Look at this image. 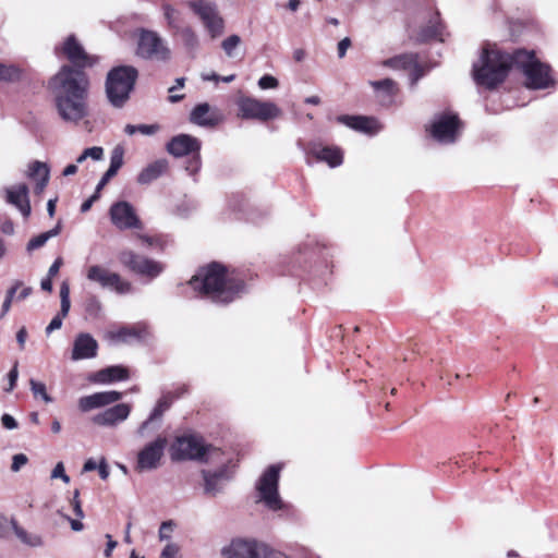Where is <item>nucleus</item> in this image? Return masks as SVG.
Listing matches in <instances>:
<instances>
[{"instance_id":"obj_54","label":"nucleus","mask_w":558,"mask_h":558,"mask_svg":"<svg viewBox=\"0 0 558 558\" xmlns=\"http://www.w3.org/2000/svg\"><path fill=\"white\" fill-rule=\"evenodd\" d=\"M19 378L17 362L14 363L12 369L8 374L9 387L5 391H12L16 385Z\"/></svg>"},{"instance_id":"obj_14","label":"nucleus","mask_w":558,"mask_h":558,"mask_svg":"<svg viewBox=\"0 0 558 558\" xmlns=\"http://www.w3.org/2000/svg\"><path fill=\"white\" fill-rule=\"evenodd\" d=\"M119 260L133 272L150 279L158 277L163 271V265L154 259L141 256L132 251H122Z\"/></svg>"},{"instance_id":"obj_26","label":"nucleus","mask_w":558,"mask_h":558,"mask_svg":"<svg viewBox=\"0 0 558 558\" xmlns=\"http://www.w3.org/2000/svg\"><path fill=\"white\" fill-rule=\"evenodd\" d=\"M190 121L199 126L213 128L221 121V116L207 102H203L196 105L191 111Z\"/></svg>"},{"instance_id":"obj_21","label":"nucleus","mask_w":558,"mask_h":558,"mask_svg":"<svg viewBox=\"0 0 558 558\" xmlns=\"http://www.w3.org/2000/svg\"><path fill=\"white\" fill-rule=\"evenodd\" d=\"M167 151L174 157H183L190 154L198 153L201 149V142L198 138L180 134L172 137L167 144Z\"/></svg>"},{"instance_id":"obj_40","label":"nucleus","mask_w":558,"mask_h":558,"mask_svg":"<svg viewBox=\"0 0 558 558\" xmlns=\"http://www.w3.org/2000/svg\"><path fill=\"white\" fill-rule=\"evenodd\" d=\"M102 312V304L99 299L95 295H92L85 301V313L89 318L97 319L100 318Z\"/></svg>"},{"instance_id":"obj_17","label":"nucleus","mask_w":558,"mask_h":558,"mask_svg":"<svg viewBox=\"0 0 558 558\" xmlns=\"http://www.w3.org/2000/svg\"><path fill=\"white\" fill-rule=\"evenodd\" d=\"M54 52L59 58L64 56L76 68L92 66L96 62L94 57L86 53L74 35H70L60 46H57Z\"/></svg>"},{"instance_id":"obj_43","label":"nucleus","mask_w":558,"mask_h":558,"mask_svg":"<svg viewBox=\"0 0 558 558\" xmlns=\"http://www.w3.org/2000/svg\"><path fill=\"white\" fill-rule=\"evenodd\" d=\"M241 44V38L238 35H231L227 37L222 43L221 47L229 58L235 57V50Z\"/></svg>"},{"instance_id":"obj_8","label":"nucleus","mask_w":558,"mask_h":558,"mask_svg":"<svg viewBox=\"0 0 558 558\" xmlns=\"http://www.w3.org/2000/svg\"><path fill=\"white\" fill-rule=\"evenodd\" d=\"M281 466H268L256 483L257 501L263 502L269 510L277 511L283 507L278 493L279 474Z\"/></svg>"},{"instance_id":"obj_13","label":"nucleus","mask_w":558,"mask_h":558,"mask_svg":"<svg viewBox=\"0 0 558 558\" xmlns=\"http://www.w3.org/2000/svg\"><path fill=\"white\" fill-rule=\"evenodd\" d=\"M460 121L456 114L436 116L429 126L430 136L440 144H452L459 135Z\"/></svg>"},{"instance_id":"obj_41","label":"nucleus","mask_w":558,"mask_h":558,"mask_svg":"<svg viewBox=\"0 0 558 558\" xmlns=\"http://www.w3.org/2000/svg\"><path fill=\"white\" fill-rule=\"evenodd\" d=\"M124 148L122 145H117L110 155V166L108 169L118 173L120 168L123 166Z\"/></svg>"},{"instance_id":"obj_62","label":"nucleus","mask_w":558,"mask_h":558,"mask_svg":"<svg viewBox=\"0 0 558 558\" xmlns=\"http://www.w3.org/2000/svg\"><path fill=\"white\" fill-rule=\"evenodd\" d=\"M106 538L108 539V543L105 549V556L109 558L111 556L112 550L117 547L118 543L112 539V536L110 534H107Z\"/></svg>"},{"instance_id":"obj_63","label":"nucleus","mask_w":558,"mask_h":558,"mask_svg":"<svg viewBox=\"0 0 558 558\" xmlns=\"http://www.w3.org/2000/svg\"><path fill=\"white\" fill-rule=\"evenodd\" d=\"M26 338H27V331H26V328L25 327H22L17 333H16V340L20 344V348L23 349L24 345H25V341H26Z\"/></svg>"},{"instance_id":"obj_55","label":"nucleus","mask_w":558,"mask_h":558,"mask_svg":"<svg viewBox=\"0 0 558 558\" xmlns=\"http://www.w3.org/2000/svg\"><path fill=\"white\" fill-rule=\"evenodd\" d=\"M63 316L57 314L50 322V324L47 326L46 328V332L49 335L51 333L53 330H57L59 328H61L62 326V320H63Z\"/></svg>"},{"instance_id":"obj_36","label":"nucleus","mask_w":558,"mask_h":558,"mask_svg":"<svg viewBox=\"0 0 558 558\" xmlns=\"http://www.w3.org/2000/svg\"><path fill=\"white\" fill-rule=\"evenodd\" d=\"M174 35H179L181 37L183 45L190 51H195L199 47L198 36L189 25H185L179 29L177 33H174Z\"/></svg>"},{"instance_id":"obj_39","label":"nucleus","mask_w":558,"mask_h":558,"mask_svg":"<svg viewBox=\"0 0 558 558\" xmlns=\"http://www.w3.org/2000/svg\"><path fill=\"white\" fill-rule=\"evenodd\" d=\"M160 126L158 124H126L124 128V132L132 136L136 133H140L145 136H150L156 134L159 131Z\"/></svg>"},{"instance_id":"obj_3","label":"nucleus","mask_w":558,"mask_h":558,"mask_svg":"<svg viewBox=\"0 0 558 558\" xmlns=\"http://www.w3.org/2000/svg\"><path fill=\"white\" fill-rule=\"evenodd\" d=\"M512 68V53L501 51L495 44H487L473 64V78L477 85L492 89L505 81Z\"/></svg>"},{"instance_id":"obj_18","label":"nucleus","mask_w":558,"mask_h":558,"mask_svg":"<svg viewBox=\"0 0 558 558\" xmlns=\"http://www.w3.org/2000/svg\"><path fill=\"white\" fill-rule=\"evenodd\" d=\"M265 544L253 539H233L222 549L223 558H263Z\"/></svg>"},{"instance_id":"obj_9","label":"nucleus","mask_w":558,"mask_h":558,"mask_svg":"<svg viewBox=\"0 0 558 558\" xmlns=\"http://www.w3.org/2000/svg\"><path fill=\"white\" fill-rule=\"evenodd\" d=\"M136 54L143 59L165 62L170 59L171 50L156 32L142 29L138 34Z\"/></svg>"},{"instance_id":"obj_4","label":"nucleus","mask_w":558,"mask_h":558,"mask_svg":"<svg viewBox=\"0 0 558 558\" xmlns=\"http://www.w3.org/2000/svg\"><path fill=\"white\" fill-rule=\"evenodd\" d=\"M514 68L525 76V85L531 89H545L554 86L555 80L548 64L541 62L533 51L517 49L512 52Z\"/></svg>"},{"instance_id":"obj_49","label":"nucleus","mask_w":558,"mask_h":558,"mask_svg":"<svg viewBox=\"0 0 558 558\" xmlns=\"http://www.w3.org/2000/svg\"><path fill=\"white\" fill-rule=\"evenodd\" d=\"M258 86L262 89L276 88L278 86V80L271 75H264L258 80Z\"/></svg>"},{"instance_id":"obj_38","label":"nucleus","mask_w":558,"mask_h":558,"mask_svg":"<svg viewBox=\"0 0 558 558\" xmlns=\"http://www.w3.org/2000/svg\"><path fill=\"white\" fill-rule=\"evenodd\" d=\"M21 76L22 70L17 65L0 62V82H16L21 78Z\"/></svg>"},{"instance_id":"obj_42","label":"nucleus","mask_w":558,"mask_h":558,"mask_svg":"<svg viewBox=\"0 0 558 558\" xmlns=\"http://www.w3.org/2000/svg\"><path fill=\"white\" fill-rule=\"evenodd\" d=\"M31 390L34 395V398H40L45 403H51L52 398L48 395L46 385L41 381H37L35 379L29 380Z\"/></svg>"},{"instance_id":"obj_28","label":"nucleus","mask_w":558,"mask_h":558,"mask_svg":"<svg viewBox=\"0 0 558 558\" xmlns=\"http://www.w3.org/2000/svg\"><path fill=\"white\" fill-rule=\"evenodd\" d=\"M131 408L125 403L113 405L95 415L94 422L98 425L112 426L128 418Z\"/></svg>"},{"instance_id":"obj_11","label":"nucleus","mask_w":558,"mask_h":558,"mask_svg":"<svg viewBox=\"0 0 558 558\" xmlns=\"http://www.w3.org/2000/svg\"><path fill=\"white\" fill-rule=\"evenodd\" d=\"M189 7L199 17L211 38L222 35L225 21L215 3L207 0H192Z\"/></svg>"},{"instance_id":"obj_56","label":"nucleus","mask_w":558,"mask_h":558,"mask_svg":"<svg viewBox=\"0 0 558 558\" xmlns=\"http://www.w3.org/2000/svg\"><path fill=\"white\" fill-rule=\"evenodd\" d=\"M1 423L3 427L7 429H15L17 427L16 420L12 415L7 413L1 416Z\"/></svg>"},{"instance_id":"obj_51","label":"nucleus","mask_w":558,"mask_h":558,"mask_svg":"<svg viewBox=\"0 0 558 558\" xmlns=\"http://www.w3.org/2000/svg\"><path fill=\"white\" fill-rule=\"evenodd\" d=\"M75 515L80 519L84 518V512L80 501V490L75 489L73 493V499L71 501Z\"/></svg>"},{"instance_id":"obj_30","label":"nucleus","mask_w":558,"mask_h":558,"mask_svg":"<svg viewBox=\"0 0 558 558\" xmlns=\"http://www.w3.org/2000/svg\"><path fill=\"white\" fill-rule=\"evenodd\" d=\"M128 378V368L121 365H114L94 373L90 375L89 380L98 384H110L114 381L126 380Z\"/></svg>"},{"instance_id":"obj_23","label":"nucleus","mask_w":558,"mask_h":558,"mask_svg":"<svg viewBox=\"0 0 558 558\" xmlns=\"http://www.w3.org/2000/svg\"><path fill=\"white\" fill-rule=\"evenodd\" d=\"M307 153L318 161L326 162L330 168L339 167L343 162V153L337 146H322L317 143H311Z\"/></svg>"},{"instance_id":"obj_1","label":"nucleus","mask_w":558,"mask_h":558,"mask_svg":"<svg viewBox=\"0 0 558 558\" xmlns=\"http://www.w3.org/2000/svg\"><path fill=\"white\" fill-rule=\"evenodd\" d=\"M48 86L57 114L63 122L78 124L89 116V78L84 71L62 65Z\"/></svg>"},{"instance_id":"obj_44","label":"nucleus","mask_w":558,"mask_h":558,"mask_svg":"<svg viewBox=\"0 0 558 558\" xmlns=\"http://www.w3.org/2000/svg\"><path fill=\"white\" fill-rule=\"evenodd\" d=\"M438 20V16H435L433 21H430L432 25L426 27L424 31H423V38L424 39H427V38H439L440 40H442L441 38V27H440V24L437 22Z\"/></svg>"},{"instance_id":"obj_19","label":"nucleus","mask_w":558,"mask_h":558,"mask_svg":"<svg viewBox=\"0 0 558 558\" xmlns=\"http://www.w3.org/2000/svg\"><path fill=\"white\" fill-rule=\"evenodd\" d=\"M147 336L148 328L143 323L123 326L107 333L108 339L114 343H133L145 339Z\"/></svg>"},{"instance_id":"obj_32","label":"nucleus","mask_w":558,"mask_h":558,"mask_svg":"<svg viewBox=\"0 0 558 558\" xmlns=\"http://www.w3.org/2000/svg\"><path fill=\"white\" fill-rule=\"evenodd\" d=\"M371 85L375 90L383 93L381 102L385 105H390L393 101V97L397 93V85L390 78H385L381 81H373Z\"/></svg>"},{"instance_id":"obj_59","label":"nucleus","mask_w":558,"mask_h":558,"mask_svg":"<svg viewBox=\"0 0 558 558\" xmlns=\"http://www.w3.org/2000/svg\"><path fill=\"white\" fill-rule=\"evenodd\" d=\"M116 174V172L108 169L97 184V192H99Z\"/></svg>"},{"instance_id":"obj_58","label":"nucleus","mask_w":558,"mask_h":558,"mask_svg":"<svg viewBox=\"0 0 558 558\" xmlns=\"http://www.w3.org/2000/svg\"><path fill=\"white\" fill-rule=\"evenodd\" d=\"M98 473H99V476L102 478V480H107L109 477V466L106 462V459L105 458H101L100 462L98 463Z\"/></svg>"},{"instance_id":"obj_12","label":"nucleus","mask_w":558,"mask_h":558,"mask_svg":"<svg viewBox=\"0 0 558 558\" xmlns=\"http://www.w3.org/2000/svg\"><path fill=\"white\" fill-rule=\"evenodd\" d=\"M87 280L99 284L102 289H109L118 294H128L132 291V284L125 281L117 272H112L101 265H90L86 268Z\"/></svg>"},{"instance_id":"obj_35","label":"nucleus","mask_w":558,"mask_h":558,"mask_svg":"<svg viewBox=\"0 0 558 558\" xmlns=\"http://www.w3.org/2000/svg\"><path fill=\"white\" fill-rule=\"evenodd\" d=\"M383 64L393 70H408V68H411L412 65L415 64V54L405 53L396 56L393 58L385 60Z\"/></svg>"},{"instance_id":"obj_37","label":"nucleus","mask_w":558,"mask_h":558,"mask_svg":"<svg viewBox=\"0 0 558 558\" xmlns=\"http://www.w3.org/2000/svg\"><path fill=\"white\" fill-rule=\"evenodd\" d=\"M165 19L167 20L169 28L174 33L184 27L181 13L169 4L162 7Z\"/></svg>"},{"instance_id":"obj_16","label":"nucleus","mask_w":558,"mask_h":558,"mask_svg":"<svg viewBox=\"0 0 558 558\" xmlns=\"http://www.w3.org/2000/svg\"><path fill=\"white\" fill-rule=\"evenodd\" d=\"M112 225L119 230L142 229V221L135 208L125 201L116 202L109 209Z\"/></svg>"},{"instance_id":"obj_46","label":"nucleus","mask_w":558,"mask_h":558,"mask_svg":"<svg viewBox=\"0 0 558 558\" xmlns=\"http://www.w3.org/2000/svg\"><path fill=\"white\" fill-rule=\"evenodd\" d=\"M51 478H60L65 484L70 483V476L65 473V468H64L63 462H58L54 465V468H53V470L51 472Z\"/></svg>"},{"instance_id":"obj_64","label":"nucleus","mask_w":558,"mask_h":558,"mask_svg":"<svg viewBox=\"0 0 558 558\" xmlns=\"http://www.w3.org/2000/svg\"><path fill=\"white\" fill-rule=\"evenodd\" d=\"M22 287H23V283L21 281H15L14 284L8 290L7 296L14 301V299H16L15 294H16L17 290Z\"/></svg>"},{"instance_id":"obj_45","label":"nucleus","mask_w":558,"mask_h":558,"mask_svg":"<svg viewBox=\"0 0 558 558\" xmlns=\"http://www.w3.org/2000/svg\"><path fill=\"white\" fill-rule=\"evenodd\" d=\"M202 168L201 155L198 153H194L191 158L187 160L185 170L190 175L195 177Z\"/></svg>"},{"instance_id":"obj_7","label":"nucleus","mask_w":558,"mask_h":558,"mask_svg":"<svg viewBox=\"0 0 558 558\" xmlns=\"http://www.w3.org/2000/svg\"><path fill=\"white\" fill-rule=\"evenodd\" d=\"M209 463H217L219 466L216 470H202L201 475L204 481V494L214 498L223 493L226 485L232 480L234 465L230 458H225V454Z\"/></svg>"},{"instance_id":"obj_22","label":"nucleus","mask_w":558,"mask_h":558,"mask_svg":"<svg viewBox=\"0 0 558 558\" xmlns=\"http://www.w3.org/2000/svg\"><path fill=\"white\" fill-rule=\"evenodd\" d=\"M5 201L14 206L27 218L31 215L32 208L28 198V187L25 183H19L5 189Z\"/></svg>"},{"instance_id":"obj_61","label":"nucleus","mask_w":558,"mask_h":558,"mask_svg":"<svg viewBox=\"0 0 558 558\" xmlns=\"http://www.w3.org/2000/svg\"><path fill=\"white\" fill-rule=\"evenodd\" d=\"M263 558H288L283 553L269 548L265 545V555Z\"/></svg>"},{"instance_id":"obj_25","label":"nucleus","mask_w":558,"mask_h":558,"mask_svg":"<svg viewBox=\"0 0 558 558\" xmlns=\"http://www.w3.org/2000/svg\"><path fill=\"white\" fill-rule=\"evenodd\" d=\"M98 343L89 333H78L72 349V360L93 359L97 355Z\"/></svg>"},{"instance_id":"obj_29","label":"nucleus","mask_w":558,"mask_h":558,"mask_svg":"<svg viewBox=\"0 0 558 558\" xmlns=\"http://www.w3.org/2000/svg\"><path fill=\"white\" fill-rule=\"evenodd\" d=\"M178 398H180L179 393L172 395V392H167V391L163 392L161 395V397L159 398V400L157 401V404L153 409L149 417L145 422H143L141 424V426L138 427V430H137L138 435L144 436L145 430L149 426V424L151 422H154L155 420H159L162 416L163 412L167 411L170 408V405L172 404V402L174 400H177Z\"/></svg>"},{"instance_id":"obj_33","label":"nucleus","mask_w":558,"mask_h":558,"mask_svg":"<svg viewBox=\"0 0 558 558\" xmlns=\"http://www.w3.org/2000/svg\"><path fill=\"white\" fill-rule=\"evenodd\" d=\"M4 521L12 525L14 532H15V535L21 539V542H23L24 544L31 546V547H40L44 545V541L41 538L40 535L38 534H33V533H28L26 532L24 529L20 527L15 520L11 519V520H7L4 518Z\"/></svg>"},{"instance_id":"obj_5","label":"nucleus","mask_w":558,"mask_h":558,"mask_svg":"<svg viewBox=\"0 0 558 558\" xmlns=\"http://www.w3.org/2000/svg\"><path fill=\"white\" fill-rule=\"evenodd\" d=\"M137 76L138 72L132 65H120L108 73L106 93L113 107L121 108L129 100Z\"/></svg>"},{"instance_id":"obj_15","label":"nucleus","mask_w":558,"mask_h":558,"mask_svg":"<svg viewBox=\"0 0 558 558\" xmlns=\"http://www.w3.org/2000/svg\"><path fill=\"white\" fill-rule=\"evenodd\" d=\"M166 447L167 439L161 436L145 445L137 453L135 470L144 472L158 469Z\"/></svg>"},{"instance_id":"obj_52","label":"nucleus","mask_w":558,"mask_h":558,"mask_svg":"<svg viewBox=\"0 0 558 558\" xmlns=\"http://www.w3.org/2000/svg\"><path fill=\"white\" fill-rule=\"evenodd\" d=\"M84 154L87 158H90L93 160H101L102 157H104V149L102 147L100 146H94V147H89V148H86L84 150Z\"/></svg>"},{"instance_id":"obj_53","label":"nucleus","mask_w":558,"mask_h":558,"mask_svg":"<svg viewBox=\"0 0 558 558\" xmlns=\"http://www.w3.org/2000/svg\"><path fill=\"white\" fill-rule=\"evenodd\" d=\"M173 531V523L171 521L162 522L159 527V538L161 541L169 539Z\"/></svg>"},{"instance_id":"obj_48","label":"nucleus","mask_w":558,"mask_h":558,"mask_svg":"<svg viewBox=\"0 0 558 558\" xmlns=\"http://www.w3.org/2000/svg\"><path fill=\"white\" fill-rule=\"evenodd\" d=\"M28 458L24 453L14 454L12 458L11 470L19 472L24 465L27 464Z\"/></svg>"},{"instance_id":"obj_57","label":"nucleus","mask_w":558,"mask_h":558,"mask_svg":"<svg viewBox=\"0 0 558 558\" xmlns=\"http://www.w3.org/2000/svg\"><path fill=\"white\" fill-rule=\"evenodd\" d=\"M350 46H351V40L349 37L341 39L338 44V57L343 58Z\"/></svg>"},{"instance_id":"obj_2","label":"nucleus","mask_w":558,"mask_h":558,"mask_svg":"<svg viewBox=\"0 0 558 558\" xmlns=\"http://www.w3.org/2000/svg\"><path fill=\"white\" fill-rule=\"evenodd\" d=\"M189 283L201 295L220 304L234 301L244 289L243 280L218 263L201 268Z\"/></svg>"},{"instance_id":"obj_10","label":"nucleus","mask_w":558,"mask_h":558,"mask_svg":"<svg viewBox=\"0 0 558 558\" xmlns=\"http://www.w3.org/2000/svg\"><path fill=\"white\" fill-rule=\"evenodd\" d=\"M239 116L243 119L267 121L281 114L280 108L271 101L242 96L236 100Z\"/></svg>"},{"instance_id":"obj_47","label":"nucleus","mask_w":558,"mask_h":558,"mask_svg":"<svg viewBox=\"0 0 558 558\" xmlns=\"http://www.w3.org/2000/svg\"><path fill=\"white\" fill-rule=\"evenodd\" d=\"M179 546L174 543H168L160 553L159 558H178Z\"/></svg>"},{"instance_id":"obj_27","label":"nucleus","mask_w":558,"mask_h":558,"mask_svg":"<svg viewBox=\"0 0 558 558\" xmlns=\"http://www.w3.org/2000/svg\"><path fill=\"white\" fill-rule=\"evenodd\" d=\"M169 170V161L166 158H159L145 166L136 177V182L141 185H147L165 175Z\"/></svg>"},{"instance_id":"obj_20","label":"nucleus","mask_w":558,"mask_h":558,"mask_svg":"<svg viewBox=\"0 0 558 558\" xmlns=\"http://www.w3.org/2000/svg\"><path fill=\"white\" fill-rule=\"evenodd\" d=\"M337 121L345 126L368 135L377 134L381 129L380 122L371 117H362V116H339Z\"/></svg>"},{"instance_id":"obj_60","label":"nucleus","mask_w":558,"mask_h":558,"mask_svg":"<svg viewBox=\"0 0 558 558\" xmlns=\"http://www.w3.org/2000/svg\"><path fill=\"white\" fill-rule=\"evenodd\" d=\"M62 258L61 257H58L53 263L52 265L49 267L48 269V275L49 277H54L58 275L59 270H60V267L62 266Z\"/></svg>"},{"instance_id":"obj_31","label":"nucleus","mask_w":558,"mask_h":558,"mask_svg":"<svg viewBox=\"0 0 558 558\" xmlns=\"http://www.w3.org/2000/svg\"><path fill=\"white\" fill-rule=\"evenodd\" d=\"M27 177L36 182L35 192L41 193L49 181V168L45 162L33 161L28 166Z\"/></svg>"},{"instance_id":"obj_6","label":"nucleus","mask_w":558,"mask_h":558,"mask_svg":"<svg viewBox=\"0 0 558 558\" xmlns=\"http://www.w3.org/2000/svg\"><path fill=\"white\" fill-rule=\"evenodd\" d=\"M173 460H196L210 462L223 456L220 449L207 446L197 435H183L175 439L172 446Z\"/></svg>"},{"instance_id":"obj_50","label":"nucleus","mask_w":558,"mask_h":558,"mask_svg":"<svg viewBox=\"0 0 558 558\" xmlns=\"http://www.w3.org/2000/svg\"><path fill=\"white\" fill-rule=\"evenodd\" d=\"M410 70V81L412 85H415L417 81L424 75L423 70L420 68L417 62V57L415 56V64L411 68H408Z\"/></svg>"},{"instance_id":"obj_24","label":"nucleus","mask_w":558,"mask_h":558,"mask_svg":"<svg viewBox=\"0 0 558 558\" xmlns=\"http://www.w3.org/2000/svg\"><path fill=\"white\" fill-rule=\"evenodd\" d=\"M122 393L119 391H102L78 399V408L82 412H88L119 401Z\"/></svg>"},{"instance_id":"obj_34","label":"nucleus","mask_w":558,"mask_h":558,"mask_svg":"<svg viewBox=\"0 0 558 558\" xmlns=\"http://www.w3.org/2000/svg\"><path fill=\"white\" fill-rule=\"evenodd\" d=\"M60 232H61V225L59 222L51 230L43 232V233L32 238L28 241V243L26 244V251L28 253H32L33 251L43 247L48 242V240H50L51 238L57 236Z\"/></svg>"}]
</instances>
